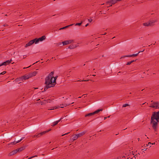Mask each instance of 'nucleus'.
Wrapping results in <instances>:
<instances>
[{"instance_id": "nucleus-1", "label": "nucleus", "mask_w": 159, "mask_h": 159, "mask_svg": "<svg viewBox=\"0 0 159 159\" xmlns=\"http://www.w3.org/2000/svg\"><path fill=\"white\" fill-rule=\"evenodd\" d=\"M54 72H51L45 79V84L46 86L44 90H47L48 88L54 87L56 84V80L57 76H53Z\"/></svg>"}, {"instance_id": "nucleus-2", "label": "nucleus", "mask_w": 159, "mask_h": 159, "mask_svg": "<svg viewBox=\"0 0 159 159\" xmlns=\"http://www.w3.org/2000/svg\"><path fill=\"white\" fill-rule=\"evenodd\" d=\"M159 121V111L153 112L151 117V124L152 126L156 131L157 130L158 123Z\"/></svg>"}, {"instance_id": "nucleus-3", "label": "nucleus", "mask_w": 159, "mask_h": 159, "mask_svg": "<svg viewBox=\"0 0 159 159\" xmlns=\"http://www.w3.org/2000/svg\"><path fill=\"white\" fill-rule=\"evenodd\" d=\"M156 20H149L148 22L144 23L143 24V25L146 26H151L153 25L155 23L157 22Z\"/></svg>"}, {"instance_id": "nucleus-4", "label": "nucleus", "mask_w": 159, "mask_h": 159, "mask_svg": "<svg viewBox=\"0 0 159 159\" xmlns=\"http://www.w3.org/2000/svg\"><path fill=\"white\" fill-rule=\"evenodd\" d=\"M70 105V104H61L60 105V106H57L54 107H52L51 108H49L48 110H54V109L58 108L59 107L63 108L64 107H66L67 105Z\"/></svg>"}, {"instance_id": "nucleus-5", "label": "nucleus", "mask_w": 159, "mask_h": 159, "mask_svg": "<svg viewBox=\"0 0 159 159\" xmlns=\"http://www.w3.org/2000/svg\"><path fill=\"white\" fill-rule=\"evenodd\" d=\"M102 109H98L93 112L89 113V114L85 115V116L87 117V116H91L95 114H97V113H98L100 111H102Z\"/></svg>"}, {"instance_id": "nucleus-6", "label": "nucleus", "mask_w": 159, "mask_h": 159, "mask_svg": "<svg viewBox=\"0 0 159 159\" xmlns=\"http://www.w3.org/2000/svg\"><path fill=\"white\" fill-rule=\"evenodd\" d=\"M150 107L155 109L158 108H159V103L158 102H153L151 104Z\"/></svg>"}, {"instance_id": "nucleus-7", "label": "nucleus", "mask_w": 159, "mask_h": 159, "mask_svg": "<svg viewBox=\"0 0 159 159\" xmlns=\"http://www.w3.org/2000/svg\"><path fill=\"white\" fill-rule=\"evenodd\" d=\"M46 38V37L45 35L39 38H36V43L35 44L38 43L39 41H42L43 40H45Z\"/></svg>"}, {"instance_id": "nucleus-8", "label": "nucleus", "mask_w": 159, "mask_h": 159, "mask_svg": "<svg viewBox=\"0 0 159 159\" xmlns=\"http://www.w3.org/2000/svg\"><path fill=\"white\" fill-rule=\"evenodd\" d=\"M144 51V50H143V51H139L138 52V53H137L135 54H133L130 55H125V56H124L122 57H121V58H124L125 57H136V56H138V54L140 52H143Z\"/></svg>"}, {"instance_id": "nucleus-9", "label": "nucleus", "mask_w": 159, "mask_h": 159, "mask_svg": "<svg viewBox=\"0 0 159 159\" xmlns=\"http://www.w3.org/2000/svg\"><path fill=\"white\" fill-rule=\"evenodd\" d=\"M34 43H36V39H34L32 40H31L29 41L27 43L25 46V48L29 46H30L32 45Z\"/></svg>"}, {"instance_id": "nucleus-10", "label": "nucleus", "mask_w": 159, "mask_h": 159, "mask_svg": "<svg viewBox=\"0 0 159 159\" xmlns=\"http://www.w3.org/2000/svg\"><path fill=\"white\" fill-rule=\"evenodd\" d=\"M74 42V40L72 39L66 40L62 42L63 45H66L71 43Z\"/></svg>"}, {"instance_id": "nucleus-11", "label": "nucleus", "mask_w": 159, "mask_h": 159, "mask_svg": "<svg viewBox=\"0 0 159 159\" xmlns=\"http://www.w3.org/2000/svg\"><path fill=\"white\" fill-rule=\"evenodd\" d=\"M50 130V129L48 130L44 131L43 132H42L38 134L37 135H35L34 136V137H40L41 136L43 135L46 134V133L48 132Z\"/></svg>"}, {"instance_id": "nucleus-12", "label": "nucleus", "mask_w": 159, "mask_h": 159, "mask_svg": "<svg viewBox=\"0 0 159 159\" xmlns=\"http://www.w3.org/2000/svg\"><path fill=\"white\" fill-rule=\"evenodd\" d=\"M117 2L116 0H111L110 1H108L106 3V4H107L108 3H111L112 4H115Z\"/></svg>"}, {"instance_id": "nucleus-13", "label": "nucleus", "mask_w": 159, "mask_h": 159, "mask_svg": "<svg viewBox=\"0 0 159 159\" xmlns=\"http://www.w3.org/2000/svg\"><path fill=\"white\" fill-rule=\"evenodd\" d=\"M22 78L23 80H26L28 79L29 78H30V75H25L21 77Z\"/></svg>"}, {"instance_id": "nucleus-14", "label": "nucleus", "mask_w": 159, "mask_h": 159, "mask_svg": "<svg viewBox=\"0 0 159 159\" xmlns=\"http://www.w3.org/2000/svg\"><path fill=\"white\" fill-rule=\"evenodd\" d=\"M23 80L22 78H21V77H20L18 78H16L15 80V81L17 82H19V83H21V81H23Z\"/></svg>"}, {"instance_id": "nucleus-15", "label": "nucleus", "mask_w": 159, "mask_h": 159, "mask_svg": "<svg viewBox=\"0 0 159 159\" xmlns=\"http://www.w3.org/2000/svg\"><path fill=\"white\" fill-rule=\"evenodd\" d=\"M85 133L86 132L85 131H83L80 133L76 134V136H77L78 138L84 135Z\"/></svg>"}, {"instance_id": "nucleus-16", "label": "nucleus", "mask_w": 159, "mask_h": 159, "mask_svg": "<svg viewBox=\"0 0 159 159\" xmlns=\"http://www.w3.org/2000/svg\"><path fill=\"white\" fill-rule=\"evenodd\" d=\"M17 152L16 149L13 150L9 154V156H11Z\"/></svg>"}, {"instance_id": "nucleus-17", "label": "nucleus", "mask_w": 159, "mask_h": 159, "mask_svg": "<svg viewBox=\"0 0 159 159\" xmlns=\"http://www.w3.org/2000/svg\"><path fill=\"white\" fill-rule=\"evenodd\" d=\"M77 46L75 44H71L68 47V48L70 49L75 48Z\"/></svg>"}, {"instance_id": "nucleus-18", "label": "nucleus", "mask_w": 159, "mask_h": 159, "mask_svg": "<svg viewBox=\"0 0 159 159\" xmlns=\"http://www.w3.org/2000/svg\"><path fill=\"white\" fill-rule=\"evenodd\" d=\"M37 74V72L36 71H34L32 73L30 74L29 75L30 76V77H31L32 76H35V75H36Z\"/></svg>"}, {"instance_id": "nucleus-19", "label": "nucleus", "mask_w": 159, "mask_h": 159, "mask_svg": "<svg viewBox=\"0 0 159 159\" xmlns=\"http://www.w3.org/2000/svg\"><path fill=\"white\" fill-rule=\"evenodd\" d=\"M62 118H61L59 120H57L54 122L52 124V126H54L57 125L61 120V119H62Z\"/></svg>"}, {"instance_id": "nucleus-20", "label": "nucleus", "mask_w": 159, "mask_h": 159, "mask_svg": "<svg viewBox=\"0 0 159 159\" xmlns=\"http://www.w3.org/2000/svg\"><path fill=\"white\" fill-rule=\"evenodd\" d=\"M137 59H136L135 60H133L130 61L126 63V65H130L131 63H133V62H134V61H135Z\"/></svg>"}, {"instance_id": "nucleus-21", "label": "nucleus", "mask_w": 159, "mask_h": 159, "mask_svg": "<svg viewBox=\"0 0 159 159\" xmlns=\"http://www.w3.org/2000/svg\"><path fill=\"white\" fill-rule=\"evenodd\" d=\"M12 61V59H10V60H7L5 61L7 65L9 64Z\"/></svg>"}, {"instance_id": "nucleus-22", "label": "nucleus", "mask_w": 159, "mask_h": 159, "mask_svg": "<svg viewBox=\"0 0 159 159\" xmlns=\"http://www.w3.org/2000/svg\"><path fill=\"white\" fill-rule=\"evenodd\" d=\"M74 25V24H71L70 25H67V26H66L65 27H63L62 28H60V30H62V29H64L67 28L68 27H69V26H72V25Z\"/></svg>"}, {"instance_id": "nucleus-23", "label": "nucleus", "mask_w": 159, "mask_h": 159, "mask_svg": "<svg viewBox=\"0 0 159 159\" xmlns=\"http://www.w3.org/2000/svg\"><path fill=\"white\" fill-rule=\"evenodd\" d=\"M24 148H23L21 147L19 148L16 149V150L17 151V152L18 151V152H21V151H22L23 150H24Z\"/></svg>"}, {"instance_id": "nucleus-24", "label": "nucleus", "mask_w": 159, "mask_h": 159, "mask_svg": "<svg viewBox=\"0 0 159 159\" xmlns=\"http://www.w3.org/2000/svg\"><path fill=\"white\" fill-rule=\"evenodd\" d=\"M78 138L77 136H76V134L75 135V136H74L73 137V138H72V140L73 141L76 140V139H77Z\"/></svg>"}, {"instance_id": "nucleus-25", "label": "nucleus", "mask_w": 159, "mask_h": 159, "mask_svg": "<svg viewBox=\"0 0 159 159\" xmlns=\"http://www.w3.org/2000/svg\"><path fill=\"white\" fill-rule=\"evenodd\" d=\"M82 23H83V21H81V22L80 23H76L75 24V25H76H76L80 26V25H81L82 24Z\"/></svg>"}, {"instance_id": "nucleus-26", "label": "nucleus", "mask_w": 159, "mask_h": 159, "mask_svg": "<svg viewBox=\"0 0 159 159\" xmlns=\"http://www.w3.org/2000/svg\"><path fill=\"white\" fill-rule=\"evenodd\" d=\"M3 65H4V66L7 65V64H6L5 61L3 62L1 64H0V66H3Z\"/></svg>"}, {"instance_id": "nucleus-27", "label": "nucleus", "mask_w": 159, "mask_h": 159, "mask_svg": "<svg viewBox=\"0 0 159 159\" xmlns=\"http://www.w3.org/2000/svg\"><path fill=\"white\" fill-rule=\"evenodd\" d=\"M17 143L16 142V141H14V142H12L11 143H9L8 144L9 145L10 144H16Z\"/></svg>"}, {"instance_id": "nucleus-28", "label": "nucleus", "mask_w": 159, "mask_h": 159, "mask_svg": "<svg viewBox=\"0 0 159 159\" xmlns=\"http://www.w3.org/2000/svg\"><path fill=\"white\" fill-rule=\"evenodd\" d=\"M129 106V104H123L122 106V107H126L127 106Z\"/></svg>"}, {"instance_id": "nucleus-29", "label": "nucleus", "mask_w": 159, "mask_h": 159, "mask_svg": "<svg viewBox=\"0 0 159 159\" xmlns=\"http://www.w3.org/2000/svg\"><path fill=\"white\" fill-rule=\"evenodd\" d=\"M152 143L150 142H149L148 144V146H149V148L151 147Z\"/></svg>"}, {"instance_id": "nucleus-30", "label": "nucleus", "mask_w": 159, "mask_h": 159, "mask_svg": "<svg viewBox=\"0 0 159 159\" xmlns=\"http://www.w3.org/2000/svg\"><path fill=\"white\" fill-rule=\"evenodd\" d=\"M6 73V71H4L3 72H2L0 73V74L3 75V74H5Z\"/></svg>"}, {"instance_id": "nucleus-31", "label": "nucleus", "mask_w": 159, "mask_h": 159, "mask_svg": "<svg viewBox=\"0 0 159 159\" xmlns=\"http://www.w3.org/2000/svg\"><path fill=\"white\" fill-rule=\"evenodd\" d=\"M93 20L91 19H88V20L90 22H91Z\"/></svg>"}, {"instance_id": "nucleus-32", "label": "nucleus", "mask_w": 159, "mask_h": 159, "mask_svg": "<svg viewBox=\"0 0 159 159\" xmlns=\"http://www.w3.org/2000/svg\"><path fill=\"white\" fill-rule=\"evenodd\" d=\"M69 133H70V132H68V133H66V134H62V135H61V136H64V135H67V134H69Z\"/></svg>"}, {"instance_id": "nucleus-33", "label": "nucleus", "mask_w": 159, "mask_h": 159, "mask_svg": "<svg viewBox=\"0 0 159 159\" xmlns=\"http://www.w3.org/2000/svg\"><path fill=\"white\" fill-rule=\"evenodd\" d=\"M21 141V139H20V140L17 141H16V142L17 143L20 142Z\"/></svg>"}, {"instance_id": "nucleus-34", "label": "nucleus", "mask_w": 159, "mask_h": 159, "mask_svg": "<svg viewBox=\"0 0 159 159\" xmlns=\"http://www.w3.org/2000/svg\"><path fill=\"white\" fill-rule=\"evenodd\" d=\"M144 147H146L147 146H148L147 144H144L143 145Z\"/></svg>"}, {"instance_id": "nucleus-35", "label": "nucleus", "mask_w": 159, "mask_h": 159, "mask_svg": "<svg viewBox=\"0 0 159 159\" xmlns=\"http://www.w3.org/2000/svg\"><path fill=\"white\" fill-rule=\"evenodd\" d=\"M147 150V148H144L143 149H142V150L146 151Z\"/></svg>"}, {"instance_id": "nucleus-36", "label": "nucleus", "mask_w": 159, "mask_h": 159, "mask_svg": "<svg viewBox=\"0 0 159 159\" xmlns=\"http://www.w3.org/2000/svg\"><path fill=\"white\" fill-rule=\"evenodd\" d=\"M30 66H28V67H24V68H23V69H26V68H29V67H30Z\"/></svg>"}, {"instance_id": "nucleus-37", "label": "nucleus", "mask_w": 159, "mask_h": 159, "mask_svg": "<svg viewBox=\"0 0 159 159\" xmlns=\"http://www.w3.org/2000/svg\"><path fill=\"white\" fill-rule=\"evenodd\" d=\"M3 26H8V25L7 24H4L3 25Z\"/></svg>"}, {"instance_id": "nucleus-38", "label": "nucleus", "mask_w": 159, "mask_h": 159, "mask_svg": "<svg viewBox=\"0 0 159 159\" xmlns=\"http://www.w3.org/2000/svg\"><path fill=\"white\" fill-rule=\"evenodd\" d=\"M134 158L135 159L136 157H137V155L136 154L135 156H134Z\"/></svg>"}, {"instance_id": "nucleus-39", "label": "nucleus", "mask_w": 159, "mask_h": 159, "mask_svg": "<svg viewBox=\"0 0 159 159\" xmlns=\"http://www.w3.org/2000/svg\"><path fill=\"white\" fill-rule=\"evenodd\" d=\"M121 72H120V71H119L118 72V75H120L119 74V73ZM122 73H123L122 72Z\"/></svg>"}, {"instance_id": "nucleus-40", "label": "nucleus", "mask_w": 159, "mask_h": 159, "mask_svg": "<svg viewBox=\"0 0 159 159\" xmlns=\"http://www.w3.org/2000/svg\"><path fill=\"white\" fill-rule=\"evenodd\" d=\"M109 7H110V6H112V4H111V3H109Z\"/></svg>"}, {"instance_id": "nucleus-41", "label": "nucleus", "mask_w": 159, "mask_h": 159, "mask_svg": "<svg viewBox=\"0 0 159 159\" xmlns=\"http://www.w3.org/2000/svg\"><path fill=\"white\" fill-rule=\"evenodd\" d=\"M89 25V23H88L85 25V27H87Z\"/></svg>"}, {"instance_id": "nucleus-42", "label": "nucleus", "mask_w": 159, "mask_h": 159, "mask_svg": "<svg viewBox=\"0 0 159 159\" xmlns=\"http://www.w3.org/2000/svg\"><path fill=\"white\" fill-rule=\"evenodd\" d=\"M25 138L24 137H22L21 139H21V140H22L24 138Z\"/></svg>"}, {"instance_id": "nucleus-43", "label": "nucleus", "mask_w": 159, "mask_h": 159, "mask_svg": "<svg viewBox=\"0 0 159 159\" xmlns=\"http://www.w3.org/2000/svg\"><path fill=\"white\" fill-rule=\"evenodd\" d=\"M155 144V143H152V145H153V144Z\"/></svg>"}, {"instance_id": "nucleus-44", "label": "nucleus", "mask_w": 159, "mask_h": 159, "mask_svg": "<svg viewBox=\"0 0 159 159\" xmlns=\"http://www.w3.org/2000/svg\"><path fill=\"white\" fill-rule=\"evenodd\" d=\"M106 34V33H105L104 34H102V35H105Z\"/></svg>"}, {"instance_id": "nucleus-45", "label": "nucleus", "mask_w": 159, "mask_h": 159, "mask_svg": "<svg viewBox=\"0 0 159 159\" xmlns=\"http://www.w3.org/2000/svg\"><path fill=\"white\" fill-rule=\"evenodd\" d=\"M107 118V117H105L104 118V120H105Z\"/></svg>"}, {"instance_id": "nucleus-46", "label": "nucleus", "mask_w": 159, "mask_h": 159, "mask_svg": "<svg viewBox=\"0 0 159 159\" xmlns=\"http://www.w3.org/2000/svg\"><path fill=\"white\" fill-rule=\"evenodd\" d=\"M85 20H86V19H85L84 20H82L83 21V22L85 21Z\"/></svg>"}, {"instance_id": "nucleus-47", "label": "nucleus", "mask_w": 159, "mask_h": 159, "mask_svg": "<svg viewBox=\"0 0 159 159\" xmlns=\"http://www.w3.org/2000/svg\"><path fill=\"white\" fill-rule=\"evenodd\" d=\"M87 95V94H84V95H82V96H84V95Z\"/></svg>"}, {"instance_id": "nucleus-48", "label": "nucleus", "mask_w": 159, "mask_h": 159, "mask_svg": "<svg viewBox=\"0 0 159 159\" xmlns=\"http://www.w3.org/2000/svg\"><path fill=\"white\" fill-rule=\"evenodd\" d=\"M81 98V97H78V98Z\"/></svg>"}, {"instance_id": "nucleus-49", "label": "nucleus", "mask_w": 159, "mask_h": 159, "mask_svg": "<svg viewBox=\"0 0 159 159\" xmlns=\"http://www.w3.org/2000/svg\"><path fill=\"white\" fill-rule=\"evenodd\" d=\"M138 140L139 141V138H138Z\"/></svg>"}, {"instance_id": "nucleus-50", "label": "nucleus", "mask_w": 159, "mask_h": 159, "mask_svg": "<svg viewBox=\"0 0 159 159\" xmlns=\"http://www.w3.org/2000/svg\"><path fill=\"white\" fill-rule=\"evenodd\" d=\"M37 62H38V61H36V62H35V63H37ZM35 63H33V64H35Z\"/></svg>"}, {"instance_id": "nucleus-51", "label": "nucleus", "mask_w": 159, "mask_h": 159, "mask_svg": "<svg viewBox=\"0 0 159 159\" xmlns=\"http://www.w3.org/2000/svg\"><path fill=\"white\" fill-rule=\"evenodd\" d=\"M93 75L94 76L95 75Z\"/></svg>"}, {"instance_id": "nucleus-52", "label": "nucleus", "mask_w": 159, "mask_h": 159, "mask_svg": "<svg viewBox=\"0 0 159 159\" xmlns=\"http://www.w3.org/2000/svg\"><path fill=\"white\" fill-rule=\"evenodd\" d=\"M109 117H110V116H107V117L109 118Z\"/></svg>"}, {"instance_id": "nucleus-53", "label": "nucleus", "mask_w": 159, "mask_h": 159, "mask_svg": "<svg viewBox=\"0 0 159 159\" xmlns=\"http://www.w3.org/2000/svg\"><path fill=\"white\" fill-rule=\"evenodd\" d=\"M73 103H74V102H73L72 103H71V104H73Z\"/></svg>"}, {"instance_id": "nucleus-54", "label": "nucleus", "mask_w": 159, "mask_h": 159, "mask_svg": "<svg viewBox=\"0 0 159 159\" xmlns=\"http://www.w3.org/2000/svg\"><path fill=\"white\" fill-rule=\"evenodd\" d=\"M115 37H113L112 39H113V38H114Z\"/></svg>"}, {"instance_id": "nucleus-55", "label": "nucleus", "mask_w": 159, "mask_h": 159, "mask_svg": "<svg viewBox=\"0 0 159 159\" xmlns=\"http://www.w3.org/2000/svg\"><path fill=\"white\" fill-rule=\"evenodd\" d=\"M5 16H7V14H6V15H5Z\"/></svg>"}]
</instances>
